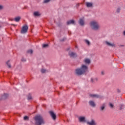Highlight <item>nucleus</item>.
Returning <instances> with one entry per match:
<instances>
[{"instance_id": "nucleus-43", "label": "nucleus", "mask_w": 125, "mask_h": 125, "mask_svg": "<svg viewBox=\"0 0 125 125\" xmlns=\"http://www.w3.org/2000/svg\"><path fill=\"white\" fill-rule=\"evenodd\" d=\"M68 34H70V32H68Z\"/></svg>"}, {"instance_id": "nucleus-10", "label": "nucleus", "mask_w": 125, "mask_h": 125, "mask_svg": "<svg viewBox=\"0 0 125 125\" xmlns=\"http://www.w3.org/2000/svg\"><path fill=\"white\" fill-rule=\"evenodd\" d=\"M105 43L106 44H107V45H108V46H111L112 47H116V44H114V43H111L108 42H105Z\"/></svg>"}, {"instance_id": "nucleus-26", "label": "nucleus", "mask_w": 125, "mask_h": 125, "mask_svg": "<svg viewBox=\"0 0 125 125\" xmlns=\"http://www.w3.org/2000/svg\"><path fill=\"white\" fill-rule=\"evenodd\" d=\"M33 50L30 49V50H28L27 52V53H30V54H33Z\"/></svg>"}, {"instance_id": "nucleus-24", "label": "nucleus", "mask_w": 125, "mask_h": 125, "mask_svg": "<svg viewBox=\"0 0 125 125\" xmlns=\"http://www.w3.org/2000/svg\"><path fill=\"white\" fill-rule=\"evenodd\" d=\"M42 47L43 48H46V47H48V44H43L42 45Z\"/></svg>"}, {"instance_id": "nucleus-34", "label": "nucleus", "mask_w": 125, "mask_h": 125, "mask_svg": "<svg viewBox=\"0 0 125 125\" xmlns=\"http://www.w3.org/2000/svg\"><path fill=\"white\" fill-rule=\"evenodd\" d=\"M117 92H118V93H120V92H121V90L118 89H117Z\"/></svg>"}, {"instance_id": "nucleus-13", "label": "nucleus", "mask_w": 125, "mask_h": 125, "mask_svg": "<svg viewBox=\"0 0 125 125\" xmlns=\"http://www.w3.org/2000/svg\"><path fill=\"white\" fill-rule=\"evenodd\" d=\"M67 25H70V24H75V21L70 20L66 22Z\"/></svg>"}, {"instance_id": "nucleus-2", "label": "nucleus", "mask_w": 125, "mask_h": 125, "mask_svg": "<svg viewBox=\"0 0 125 125\" xmlns=\"http://www.w3.org/2000/svg\"><path fill=\"white\" fill-rule=\"evenodd\" d=\"M34 121H35L36 125H42L44 124V120L43 118L41 115H36L34 117Z\"/></svg>"}, {"instance_id": "nucleus-19", "label": "nucleus", "mask_w": 125, "mask_h": 125, "mask_svg": "<svg viewBox=\"0 0 125 125\" xmlns=\"http://www.w3.org/2000/svg\"><path fill=\"white\" fill-rule=\"evenodd\" d=\"M34 16H40L41 14H40V13H39V12H34Z\"/></svg>"}, {"instance_id": "nucleus-35", "label": "nucleus", "mask_w": 125, "mask_h": 125, "mask_svg": "<svg viewBox=\"0 0 125 125\" xmlns=\"http://www.w3.org/2000/svg\"><path fill=\"white\" fill-rule=\"evenodd\" d=\"M9 21H13V19L10 18L9 19Z\"/></svg>"}, {"instance_id": "nucleus-4", "label": "nucleus", "mask_w": 125, "mask_h": 125, "mask_svg": "<svg viewBox=\"0 0 125 125\" xmlns=\"http://www.w3.org/2000/svg\"><path fill=\"white\" fill-rule=\"evenodd\" d=\"M29 29V27H28V25H25L22 26L21 30V34H26L28 32V29Z\"/></svg>"}, {"instance_id": "nucleus-23", "label": "nucleus", "mask_w": 125, "mask_h": 125, "mask_svg": "<svg viewBox=\"0 0 125 125\" xmlns=\"http://www.w3.org/2000/svg\"><path fill=\"white\" fill-rule=\"evenodd\" d=\"M120 110H124L125 109V106L123 104H121L119 106Z\"/></svg>"}, {"instance_id": "nucleus-32", "label": "nucleus", "mask_w": 125, "mask_h": 125, "mask_svg": "<svg viewBox=\"0 0 125 125\" xmlns=\"http://www.w3.org/2000/svg\"><path fill=\"white\" fill-rule=\"evenodd\" d=\"M120 11H121V8H118L117 9V12H118L119 13H120Z\"/></svg>"}, {"instance_id": "nucleus-29", "label": "nucleus", "mask_w": 125, "mask_h": 125, "mask_svg": "<svg viewBox=\"0 0 125 125\" xmlns=\"http://www.w3.org/2000/svg\"><path fill=\"white\" fill-rule=\"evenodd\" d=\"M49 1H50V0H44V3H47V2H49Z\"/></svg>"}, {"instance_id": "nucleus-25", "label": "nucleus", "mask_w": 125, "mask_h": 125, "mask_svg": "<svg viewBox=\"0 0 125 125\" xmlns=\"http://www.w3.org/2000/svg\"><path fill=\"white\" fill-rule=\"evenodd\" d=\"M27 97L28 100H31V99H32V95H31V94H29Z\"/></svg>"}, {"instance_id": "nucleus-38", "label": "nucleus", "mask_w": 125, "mask_h": 125, "mask_svg": "<svg viewBox=\"0 0 125 125\" xmlns=\"http://www.w3.org/2000/svg\"><path fill=\"white\" fill-rule=\"evenodd\" d=\"M2 9V6L0 5V10Z\"/></svg>"}, {"instance_id": "nucleus-6", "label": "nucleus", "mask_w": 125, "mask_h": 125, "mask_svg": "<svg viewBox=\"0 0 125 125\" xmlns=\"http://www.w3.org/2000/svg\"><path fill=\"white\" fill-rule=\"evenodd\" d=\"M89 96L91 98H101V96L97 94H89Z\"/></svg>"}, {"instance_id": "nucleus-15", "label": "nucleus", "mask_w": 125, "mask_h": 125, "mask_svg": "<svg viewBox=\"0 0 125 125\" xmlns=\"http://www.w3.org/2000/svg\"><path fill=\"white\" fill-rule=\"evenodd\" d=\"M79 121L82 122H85V118L84 117H80L79 118Z\"/></svg>"}, {"instance_id": "nucleus-42", "label": "nucleus", "mask_w": 125, "mask_h": 125, "mask_svg": "<svg viewBox=\"0 0 125 125\" xmlns=\"http://www.w3.org/2000/svg\"><path fill=\"white\" fill-rule=\"evenodd\" d=\"M12 25H13V26H15V25H14V24H12Z\"/></svg>"}, {"instance_id": "nucleus-9", "label": "nucleus", "mask_w": 125, "mask_h": 125, "mask_svg": "<svg viewBox=\"0 0 125 125\" xmlns=\"http://www.w3.org/2000/svg\"><path fill=\"white\" fill-rule=\"evenodd\" d=\"M85 4L87 7H92V6H93L92 2H86Z\"/></svg>"}, {"instance_id": "nucleus-44", "label": "nucleus", "mask_w": 125, "mask_h": 125, "mask_svg": "<svg viewBox=\"0 0 125 125\" xmlns=\"http://www.w3.org/2000/svg\"><path fill=\"white\" fill-rule=\"evenodd\" d=\"M45 33H47V32H46V31H45Z\"/></svg>"}, {"instance_id": "nucleus-18", "label": "nucleus", "mask_w": 125, "mask_h": 125, "mask_svg": "<svg viewBox=\"0 0 125 125\" xmlns=\"http://www.w3.org/2000/svg\"><path fill=\"white\" fill-rule=\"evenodd\" d=\"M20 19H21V18L20 17H17V18H15L14 21L16 22H19V21H20Z\"/></svg>"}, {"instance_id": "nucleus-33", "label": "nucleus", "mask_w": 125, "mask_h": 125, "mask_svg": "<svg viewBox=\"0 0 125 125\" xmlns=\"http://www.w3.org/2000/svg\"><path fill=\"white\" fill-rule=\"evenodd\" d=\"M65 40H66V38H63L60 41L61 42H64V41H65Z\"/></svg>"}, {"instance_id": "nucleus-45", "label": "nucleus", "mask_w": 125, "mask_h": 125, "mask_svg": "<svg viewBox=\"0 0 125 125\" xmlns=\"http://www.w3.org/2000/svg\"><path fill=\"white\" fill-rule=\"evenodd\" d=\"M0 27H1V26H0Z\"/></svg>"}, {"instance_id": "nucleus-39", "label": "nucleus", "mask_w": 125, "mask_h": 125, "mask_svg": "<svg viewBox=\"0 0 125 125\" xmlns=\"http://www.w3.org/2000/svg\"><path fill=\"white\" fill-rule=\"evenodd\" d=\"M77 5V7L80 6V3H78V4H77V5Z\"/></svg>"}, {"instance_id": "nucleus-3", "label": "nucleus", "mask_w": 125, "mask_h": 125, "mask_svg": "<svg viewBox=\"0 0 125 125\" xmlns=\"http://www.w3.org/2000/svg\"><path fill=\"white\" fill-rule=\"evenodd\" d=\"M90 26L92 30H95V31L99 29V24L98 22L95 21H91L90 23Z\"/></svg>"}, {"instance_id": "nucleus-37", "label": "nucleus", "mask_w": 125, "mask_h": 125, "mask_svg": "<svg viewBox=\"0 0 125 125\" xmlns=\"http://www.w3.org/2000/svg\"><path fill=\"white\" fill-rule=\"evenodd\" d=\"M101 75H104V72H103V71H102L101 72Z\"/></svg>"}, {"instance_id": "nucleus-41", "label": "nucleus", "mask_w": 125, "mask_h": 125, "mask_svg": "<svg viewBox=\"0 0 125 125\" xmlns=\"http://www.w3.org/2000/svg\"><path fill=\"white\" fill-rule=\"evenodd\" d=\"M120 46H125L124 45H121Z\"/></svg>"}, {"instance_id": "nucleus-40", "label": "nucleus", "mask_w": 125, "mask_h": 125, "mask_svg": "<svg viewBox=\"0 0 125 125\" xmlns=\"http://www.w3.org/2000/svg\"><path fill=\"white\" fill-rule=\"evenodd\" d=\"M123 35L124 36H125V30L123 32Z\"/></svg>"}, {"instance_id": "nucleus-36", "label": "nucleus", "mask_w": 125, "mask_h": 125, "mask_svg": "<svg viewBox=\"0 0 125 125\" xmlns=\"http://www.w3.org/2000/svg\"><path fill=\"white\" fill-rule=\"evenodd\" d=\"M28 6H25L24 8H23V9H26V8H27Z\"/></svg>"}, {"instance_id": "nucleus-11", "label": "nucleus", "mask_w": 125, "mask_h": 125, "mask_svg": "<svg viewBox=\"0 0 125 125\" xmlns=\"http://www.w3.org/2000/svg\"><path fill=\"white\" fill-rule=\"evenodd\" d=\"M89 104L90 106H91V107H95V106H96L95 103H94L93 101H90L89 102Z\"/></svg>"}, {"instance_id": "nucleus-27", "label": "nucleus", "mask_w": 125, "mask_h": 125, "mask_svg": "<svg viewBox=\"0 0 125 125\" xmlns=\"http://www.w3.org/2000/svg\"><path fill=\"white\" fill-rule=\"evenodd\" d=\"M24 121H29V117L28 116H24Z\"/></svg>"}, {"instance_id": "nucleus-16", "label": "nucleus", "mask_w": 125, "mask_h": 125, "mask_svg": "<svg viewBox=\"0 0 125 125\" xmlns=\"http://www.w3.org/2000/svg\"><path fill=\"white\" fill-rule=\"evenodd\" d=\"M8 94H4L2 96V99H6V98H8Z\"/></svg>"}, {"instance_id": "nucleus-12", "label": "nucleus", "mask_w": 125, "mask_h": 125, "mask_svg": "<svg viewBox=\"0 0 125 125\" xmlns=\"http://www.w3.org/2000/svg\"><path fill=\"white\" fill-rule=\"evenodd\" d=\"M87 124L89 125H96V123H95V121L93 119L90 122H87Z\"/></svg>"}, {"instance_id": "nucleus-28", "label": "nucleus", "mask_w": 125, "mask_h": 125, "mask_svg": "<svg viewBox=\"0 0 125 125\" xmlns=\"http://www.w3.org/2000/svg\"><path fill=\"white\" fill-rule=\"evenodd\" d=\"M109 105L110 108H114V105L112 103H109Z\"/></svg>"}, {"instance_id": "nucleus-5", "label": "nucleus", "mask_w": 125, "mask_h": 125, "mask_svg": "<svg viewBox=\"0 0 125 125\" xmlns=\"http://www.w3.org/2000/svg\"><path fill=\"white\" fill-rule=\"evenodd\" d=\"M49 114H50L52 119H53L54 121H55V120H56V114H55V113H54L53 111H50L49 112Z\"/></svg>"}, {"instance_id": "nucleus-20", "label": "nucleus", "mask_w": 125, "mask_h": 125, "mask_svg": "<svg viewBox=\"0 0 125 125\" xmlns=\"http://www.w3.org/2000/svg\"><path fill=\"white\" fill-rule=\"evenodd\" d=\"M97 81H98V79L97 78H95V79L91 78V83H95V82H97Z\"/></svg>"}, {"instance_id": "nucleus-14", "label": "nucleus", "mask_w": 125, "mask_h": 125, "mask_svg": "<svg viewBox=\"0 0 125 125\" xmlns=\"http://www.w3.org/2000/svg\"><path fill=\"white\" fill-rule=\"evenodd\" d=\"M84 62L85 64H88V65H89L90 64V60L89 59H86L84 60Z\"/></svg>"}, {"instance_id": "nucleus-21", "label": "nucleus", "mask_w": 125, "mask_h": 125, "mask_svg": "<svg viewBox=\"0 0 125 125\" xmlns=\"http://www.w3.org/2000/svg\"><path fill=\"white\" fill-rule=\"evenodd\" d=\"M10 61L9 60V61H8L6 62V64L7 65L8 68H11V65L10 63H9Z\"/></svg>"}, {"instance_id": "nucleus-31", "label": "nucleus", "mask_w": 125, "mask_h": 125, "mask_svg": "<svg viewBox=\"0 0 125 125\" xmlns=\"http://www.w3.org/2000/svg\"><path fill=\"white\" fill-rule=\"evenodd\" d=\"M21 61H22V62H26V59H24V58H22V59H21Z\"/></svg>"}, {"instance_id": "nucleus-30", "label": "nucleus", "mask_w": 125, "mask_h": 125, "mask_svg": "<svg viewBox=\"0 0 125 125\" xmlns=\"http://www.w3.org/2000/svg\"><path fill=\"white\" fill-rule=\"evenodd\" d=\"M46 71V70L45 69H42L41 70V72L42 73H45V71Z\"/></svg>"}, {"instance_id": "nucleus-17", "label": "nucleus", "mask_w": 125, "mask_h": 125, "mask_svg": "<svg viewBox=\"0 0 125 125\" xmlns=\"http://www.w3.org/2000/svg\"><path fill=\"white\" fill-rule=\"evenodd\" d=\"M105 107H106V104H103L102 106L100 107V110L101 111H103L104 109H105Z\"/></svg>"}, {"instance_id": "nucleus-7", "label": "nucleus", "mask_w": 125, "mask_h": 125, "mask_svg": "<svg viewBox=\"0 0 125 125\" xmlns=\"http://www.w3.org/2000/svg\"><path fill=\"white\" fill-rule=\"evenodd\" d=\"M68 55L70 56V57H72V58H75L78 56L77 55V53L73 52H69Z\"/></svg>"}, {"instance_id": "nucleus-8", "label": "nucleus", "mask_w": 125, "mask_h": 125, "mask_svg": "<svg viewBox=\"0 0 125 125\" xmlns=\"http://www.w3.org/2000/svg\"><path fill=\"white\" fill-rule=\"evenodd\" d=\"M79 23L80 26H83L84 25V18L80 19Z\"/></svg>"}, {"instance_id": "nucleus-1", "label": "nucleus", "mask_w": 125, "mask_h": 125, "mask_svg": "<svg viewBox=\"0 0 125 125\" xmlns=\"http://www.w3.org/2000/svg\"><path fill=\"white\" fill-rule=\"evenodd\" d=\"M87 71H88V67L84 64H82L81 68L76 69L75 72L78 76H82V75L85 74Z\"/></svg>"}, {"instance_id": "nucleus-22", "label": "nucleus", "mask_w": 125, "mask_h": 125, "mask_svg": "<svg viewBox=\"0 0 125 125\" xmlns=\"http://www.w3.org/2000/svg\"><path fill=\"white\" fill-rule=\"evenodd\" d=\"M84 42L86 43V44H87V45H90V42L88 41V40H85Z\"/></svg>"}]
</instances>
